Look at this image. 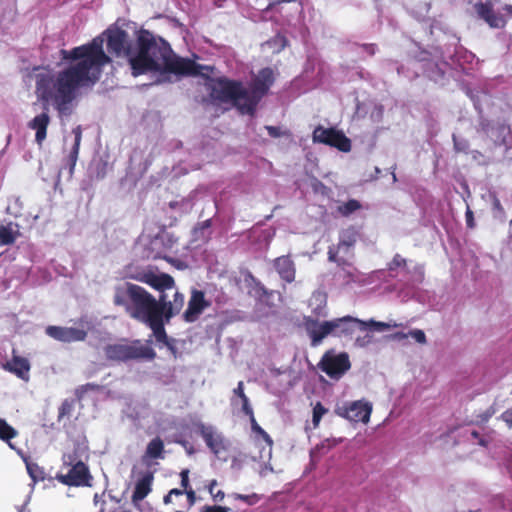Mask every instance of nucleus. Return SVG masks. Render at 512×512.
Instances as JSON below:
<instances>
[{
	"label": "nucleus",
	"mask_w": 512,
	"mask_h": 512,
	"mask_svg": "<svg viewBox=\"0 0 512 512\" xmlns=\"http://www.w3.org/2000/svg\"><path fill=\"white\" fill-rule=\"evenodd\" d=\"M104 37L110 54L127 57L133 76L148 72H159L162 76L168 73L203 75L204 70H211L209 66L173 55L167 42L147 30L138 32L136 46L132 47L124 30L110 27L88 44L69 51L61 50L62 58L71 61L68 67L55 75L38 76L39 97L51 102L60 117L72 114L79 89L93 86L99 80L103 67L110 62L103 50Z\"/></svg>",
	"instance_id": "1"
},
{
	"label": "nucleus",
	"mask_w": 512,
	"mask_h": 512,
	"mask_svg": "<svg viewBox=\"0 0 512 512\" xmlns=\"http://www.w3.org/2000/svg\"><path fill=\"white\" fill-rule=\"evenodd\" d=\"M126 277L160 291L159 301L141 286L122 282L114 288V304L122 306L132 318L147 324L156 341L166 345L163 317L169 320L179 313L184 305V296L175 289L170 275L156 273L151 268H130Z\"/></svg>",
	"instance_id": "2"
},
{
	"label": "nucleus",
	"mask_w": 512,
	"mask_h": 512,
	"mask_svg": "<svg viewBox=\"0 0 512 512\" xmlns=\"http://www.w3.org/2000/svg\"><path fill=\"white\" fill-rule=\"evenodd\" d=\"M274 82V73L264 68L254 77L250 90L241 82L227 78H219L211 82V97L220 102L235 106L242 114H253L257 104L268 92Z\"/></svg>",
	"instance_id": "3"
},
{
	"label": "nucleus",
	"mask_w": 512,
	"mask_h": 512,
	"mask_svg": "<svg viewBox=\"0 0 512 512\" xmlns=\"http://www.w3.org/2000/svg\"><path fill=\"white\" fill-rule=\"evenodd\" d=\"M86 447L78 446L73 453L63 455V463L56 474V479L68 486H91L92 476L87 465L82 460Z\"/></svg>",
	"instance_id": "4"
},
{
	"label": "nucleus",
	"mask_w": 512,
	"mask_h": 512,
	"mask_svg": "<svg viewBox=\"0 0 512 512\" xmlns=\"http://www.w3.org/2000/svg\"><path fill=\"white\" fill-rule=\"evenodd\" d=\"M332 324H335L333 327V336H347L352 335L356 331L364 332L368 329H374L377 332H383L389 330L391 328H396L399 326L397 323H387L380 322L373 319L368 321H363L358 318H354L351 316H344L341 318L331 320Z\"/></svg>",
	"instance_id": "5"
},
{
	"label": "nucleus",
	"mask_w": 512,
	"mask_h": 512,
	"mask_svg": "<svg viewBox=\"0 0 512 512\" xmlns=\"http://www.w3.org/2000/svg\"><path fill=\"white\" fill-rule=\"evenodd\" d=\"M474 11L491 28H503L508 19H512V5L500 6L498 0L475 3Z\"/></svg>",
	"instance_id": "6"
},
{
	"label": "nucleus",
	"mask_w": 512,
	"mask_h": 512,
	"mask_svg": "<svg viewBox=\"0 0 512 512\" xmlns=\"http://www.w3.org/2000/svg\"><path fill=\"white\" fill-rule=\"evenodd\" d=\"M105 354L108 359L116 361H127L131 359H153L156 356L155 351L149 344H142L136 341L132 344H114L105 348Z\"/></svg>",
	"instance_id": "7"
},
{
	"label": "nucleus",
	"mask_w": 512,
	"mask_h": 512,
	"mask_svg": "<svg viewBox=\"0 0 512 512\" xmlns=\"http://www.w3.org/2000/svg\"><path fill=\"white\" fill-rule=\"evenodd\" d=\"M194 427L203 438L206 446L216 457H220L222 453L228 451L229 441L215 426L202 421H196L194 422Z\"/></svg>",
	"instance_id": "8"
},
{
	"label": "nucleus",
	"mask_w": 512,
	"mask_h": 512,
	"mask_svg": "<svg viewBox=\"0 0 512 512\" xmlns=\"http://www.w3.org/2000/svg\"><path fill=\"white\" fill-rule=\"evenodd\" d=\"M359 232L355 227L344 229L340 233L337 247H330L328 258L332 262L345 263L352 256V249L358 240Z\"/></svg>",
	"instance_id": "9"
},
{
	"label": "nucleus",
	"mask_w": 512,
	"mask_h": 512,
	"mask_svg": "<svg viewBox=\"0 0 512 512\" xmlns=\"http://www.w3.org/2000/svg\"><path fill=\"white\" fill-rule=\"evenodd\" d=\"M313 142L335 147L342 152H349L351 150L350 139L343 132L335 128L316 127L313 131Z\"/></svg>",
	"instance_id": "10"
},
{
	"label": "nucleus",
	"mask_w": 512,
	"mask_h": 512,
	"mask_svg": "<svg viewBox=\"0 0 512 512\" xmlns=\"http://www.w3.org/2000/svg\"><path fill=\"white\" fill-rule=\"evenodd\" d=\"M336 412L351 422L367 424L372 413V404L365 400H357L338 407Z\"/></svg>",
	"instance_id": "11"
},
{
	"label": "nucleus",
	"mask_w": 512,
	"mask_h": 512,
	"mask_svg": "<svg viewBox=\"0 0 512 512\" xmlns=\"http://www.w3.org/2000/svg\"><path fill=\"white\" fill-rule=\"evenodd\" d=\"M321 369L329 377L339 379L350 368L349 357L346 353H326L321 360Z\"/></svg>",
	"instance_id": "12"
},
{
	"label": "nucleus",
	"mask_w": 512,
	"mask_h": 512,
	"mask_svg": "<svg viewBox=\"0 0 512 512\" xmlns=\"http://www.w3.org/2000/svg\"><path fill=\"white\" fill-rule=\"evenodd\" d=\"M45 74L46 73L37 74L36 81L38 80L39 75H45ZM47 74L51 75L50 73H47ZM36 94H38L37 91H36ZM37 97L39 100H41L45 103V106H47V105L53 106V104L51 102H47V101L41 99L39 97V95H37ZM49 123H50V116H49L47 107H45L44 110L40 114L36 115L33 119H31L28 122V124H27L28 128L35 131V141L38 145H42V143L46 139L47 128H48Z\"/></svg>",
	"instance_id": "13"
},
{
	"label": "nucleus",
	"mask_w": 512,
	"mask_h": 512,
	"mask_svg": "<svg viewBox=\"0 0 512 512\" xmlns=\"http://www.w3.org/2000/svg\"><path fill=\"white\" fill-rule=\"evenodd\" d=\"M46 333L50 337L62 342L81 341L86 337L84 330L74 327L49 326L46 329Z\"/></svg>",
	"instance_id": "14"
},
{
	"label": "nucleus",
	"mask_w": 512,
	"mask_h": 512,
	"mask_svg": "<svg viewBox=\"0 0 512 512\" xmlns=\"http://www.w3.org/2000/svg\"><path fill=\"white\" fill-rule=\"evenodd\" d=\"M333 327H335V324H332L331 320L323 322L307 321V333L311 338L312 346H318L325 337L333 335Z\"/></svg>",
	"instance_id": "15"
},
{
	"label": "nucleus",
	"mask_w": 512,
	"mask_h": 512,
	"mask_svg": "<svg viewBox=\"0 0 512 512\" xmlns=\"http://www.w3.org/2000/svg\"><path fill=\"white\" fill-rule=\"evenodd\" d=\"M209 306L205 300L204 293L194 290L188 303V308L184 313L187 322H194L198 316Z\"/></svg>",
	"instance_id": "16"
},
{
	"label": "nucleus",
	"mask_w": 512,
	"mask_h": 512,
	"mask_svg": "<svg viewBox=\"0 0 512 512\" xmlns=\"http://www.w3.org/2000/svg\"><path fill=\"white\" fill-rule=\"evenodd\" d=\"M274 268L279 276L286 282H293L295 279V265L289 256H281L274 260Z\"/></svg>",
	"instance_id": "17"
},
{
	"label": "nucleus",
	"mask_w": 512,
	"mask_h": 512,
	"mask_svg": "<svg viewBox=\"0 0 512 512\" xmlns=\"http://www.w3.org/2000/svg\"><path fill=\"white\" fill-rule=\"evenodd\" d=\"M4 368L14 373L22 380L28 381L29 379L30 364L25 358L14 356L11 361L4 365Z\"/></svg>",
	"instance_id": "18"
},
{
	"label": "nucleus",
	"mask_w": 512,
	"mask_h": 512,
	"mask_svg": "<svg viewBox=\"0 0 512 512\" xmlns=\"http://www.w3.org/2000/svg\"><path fill=\"white\" fill-rule=\"evenodd\" d=\"M153 482V474L151 472H146L142 475L141 478L138 479L135 485V490L133 492V501H141L143 500L151 491V486Z\"/></svg>",
	"instance_id": "19"
},
{
	"label": "nucleus",
	"mask_w": 512,
	"mask_h": 512,
	"mask_svg": "<svg viewBox=\"0 0 512 512\" xmlns=\"http://www.w3.org/2000/svg\"><path fill=\"white\" fill-rule=\"evenodd\" d=\"M251 421V429L252 431L255 433V434H258L265 442H266V445L267 447L263 449V451L261 452V456L260 458L262 460H270L271 459V455H272V444H273V441L271 439V437L268 435V433L263 430L259 424L257 423L256 419L254 416H252V418L250 419Z\"/></svg>",
	"instance_id": "20"
},
{
	"label": "nucleus",
	"mask_w": 512,
	"mask_h": 512,
	"mask_svg": "<svg viewBox=\"0 0 512 512\" xmlns=\"http://www.w3.org/2000/svg\"><path fill=\"white\" fill-rule=\"evenodd\" d=\"M164 458V443L156 437L152 439L146 448L145 454L143 455V462L149 463L152 459H163Z\"/></svg>",
	"instance_id": "21"
},
{
	"label": "nucleus",
	"mask_w": 512,
	"mask_h": 512,
	"mask_svg": "<svg viewBox=\"0 0 512 512\" xmlns=\"http://www.w3.org/2000/svg\"><path fill=\"white\" fill-rule=\"evenodd\" d=\"M73 140L71 143V147L68 153V159L70 162V172L72 173L74 170V167L76 165L78 154H79V148L80 143L82 140V129L81 126H77L72 130Z\"/></svg>",
	"instance_id": "22"
},
{
	"label": "nucleus",
	"mask_w": 512,
	"mask_h": 512,
	"mask_svg": "<svg viewBox=\"0 0 512 512\" xmlns=\"http://www.w3.org/2000/svg\"><path fill=\"white\" fill-rule=\"evenodd\" d=\"M326 296L321 292L313 293L309 306L316 316H326Z\"/></svg>",
	"instance_id": "23"
},
{
	"label": "nucleus",
	"mask_w": 512,
	"mask_h": 512,
	"mask_svg": "<svg viewBox=\"0 0 512 512\" xmlns=\"http://www.w3.org/2000/svg\"><path fill=\"white\" fill-rule=\"evenodd\" d=\"M18 235V226L12 222L0 226V243L4 245L11 244Z\"/></svg>",
	"instance_id": "24"
},
{
	"label": "nucleus",
	"mask_w": 512,
	"mask_h": 512,
	"mask_svg": "<svg viewBox=\"0 0 512 512\" xmlns=\"http://www.w3.org/2000/svg\"><path fill=\"white\" fill-rule=\"evenodd\" d=\"M16 435L17 431L11 427L4 419L0 418V439L6 441L12 449H14V446L10 440Z\"/></svg>",
	"instance_id": "25"
},
{
	"label": "nucleus",
	"mask_w": 512,
	"mask_h": 512,
	"mask_svg": "<svg viewBox=\"0 0 512 512\" xmlns=\"http://www.w3.org/2000/svg\"><path fill=\"white\" fill-rule=\"evenodd\" d=\"M361 208V204L358 200L351 199L345 203H342L338 206L337 211L342 216H349L355 211L359 210Z\"/></svg>",
	"instance_id": "26"
},
{
	"label": "nucleus",
	"mask_w": 512,
	"mask_h": 512,
	"mask_svg": "<svg viewBox=\"0 0 512 512\" xmlns=\"http://www.w3.org/2000/svg\"><path fill=\"white\" fill-rule=\"evenodd\" d=\"M165 237L166 235L157 236L150 241L151 252L147 254V257L155 259L166 257L161 251L157 250L163 244Z\"/></svg>",
	"instance_id": "27"
},
{
	"label": "nucleus",
	"mask_w": 512,
	"mask_h": 512,
	"mask_svg": "<svg viewBox=\"0 0 512 512\" xmlns=\"http://www.w3.org/2000/svg\"><path fill=\"white\" fill-rule=\"evenodd\" d=\"M328 412V410L321 404L316 403V405L313 408V416H312V423L313 427L317 428L322 417Z\"/></svg>",
	"instance_id": "28"
},
{
	"label": "nucleus",
	"mask_w": 512,
	"mask_h": 512,
	"mask_svg": "<svg viewBox=\"0 0 512 512\" xmlns=\"http://www.w3.org/2000/svg\"><path fill=\"white\" fill-rule=\"evenodd\" d=\"M369 330L370 329H368L367 331H364L363 335H358L355 338L354 345L356 347L364 348V347H367L369 344H371V342H372V335L369 333ZM372 330L375 331L374 329H372Z\"/></svg>",
	"instance_id": "29"
},
{
	"label": "nucleus",
	"mask_w": 512,
	"mask_h": 512,
	"mask_svg": "<svg viewBox=\"0 0 512 512\" xmlns=\"http://www.w3.org/2000/svg\"><path fill=\"white\" fill-rule=\"evenodd\" d=\"M230 496L232 498H234L235 500H241V501L247 503L248 505H254L258 501V496L256 494L243 495V494H239V493H233Z\"/></svg>",
	"instance_id": "30"
},
{
	"label": "nucleus",
	"mask_w": 512,
	"mask_h": 512,
	"mask_svg": "<svg viewBox=\"0 0 512 512\" xmlns=\"http://www.w3.org/2000/svg\"><path fill=\"white\" fill-rule=\"evenodd\" d=\"M409 337L413 338L419 344L426 343V335L421 329H412L409 331Z\"/></svg>",
	"instance_id": "31"
},
{
	"label": "nucleus",
	"mask_w": 512,
	"mask_h": 512,
	"mask_svg": "<svg viewBox=\"0 0 512 512\" xmlns=\"http://www.w3.org/2000/svg\"><path fill=\"white\" fill-rule=\"evenodd\" d=\"M27 471L34 482L43 478L41 469L35 464H27Z\"/></svg>",
	"instance_id": "32"
},
{
	"label": "nucleus",
	"mask_w": 512,
	"mask_h": 512,
	"mask_svg": "<svg viewBox=\"0 0 512 512\" xmlns=\"http://www.w3.org/2000/svg\"><path fill=\"white\" fill-rule=\"evenodd\" d=\"M311 187L313 188V190L316 193H320L322 195H325L327 193L326 186L323 183H321L319 180H317L316 178H313L311 180Z\"/></svg>",
	"instance_id": "33"
},
{
	"label": "nucleus",
	"mask_w": 512,
	"mask_h": 512,
	"mask_svg": "<svg viewBox=\"0 0 512 512\" xmlns=\"http://www.w3.org/2000/svg\"><path fill=\"white\" fill-rule=\"evenodd\" d=\"M406 265V260L401 257L400 255H395L392 262L390 263V266L389 268L391 270L395 269V268H398V267H401V266H405Z\"/></svg>",
	"instance_id": "34"
},
{
	"label": "nucleus",
	"mask_w": 512,
	"mask_h": 512,
	"mask_svg": "<svg viewBox=\"0 0 512 512\" xmlns=\"http://www.w3.org/2000/svg\"><path fill=\"white\" fill-rule=\"evenodd\" d=\"M201 512H230V508L224 506H204Z\"/></svg>",
	"instance_id": "35"
},
{
	"label": "nucleus",
	"mask_w": 512,
	"mask_h": 512,
	"mask_svg": "<svg viewBox=\"0 0 512 512\" xmlns=\"http://www.w3.org/2000/svg\"><path fill=\"white\" fill-rule=\"evenodd\" d=\"M242 400V410L243 412L248 415L250 417V419L252 418V416H254L253 414V409L252 407L250 406L249 404V399L248 397H244Z\"/></svg>",
	"instance_id": "36"
},
{
	"label": "nucleus",
	"mask_w": 512,
	"mask_h": 512,
	"mask_svg": "<svg viewBox=\"0 0 512 512\" xmlns=\"http://www.w3.org/2000/svg\"><path fill=\"white\" fill-rule=\"evenodd\" d=\"M343 438H331V439H326L325 441H323L322 443V447H327V448H332L340 443L343 442Z\"/></svg>",
	"instance_id": "37"
},
{
	"label": "nucleus",
	"mask_w": 512,
	"mask_h": 512,
	"mask_svg": "<svg viewBox=\"0 0 512 512\" xmlns=\"http://www.w3.org/2000/svg\"><path fill=\"white\" fill-rule=\"evenodd\" d=\"M188 475H189V470L188 469H184L180 473V476H181V486L184 489H187V487L189 485V476Z\"/></svg>",
	"instance_id": "38"
},
{
	"label": "nucleus",
	"mask_w": 512,
	"mask_h": 512,
	"mask_svg": "<svg viewBox=\"0 0 512 512\" xmlns=\"http://www.w3.org/2000/svg\"><path fill=\"white\" fill-rule=\"evenodd\" d=\"M501 419L507 424L509 428L512 427V410H507L501 414Z\"/></svg>",
	"instance_id": "39"
},
{
	"label": "nucleus",
	"mask_w": 512,
	"mask_h": 512,
	"mask_svg": "<svg viewBox=\"0 0 512 512\" xmlns=\"http://www.w3.org/2000/svg\"><path fill=\"white\" fill-rule=\"evenodd\" d=\"M265 129L268 131V134L271 136V137H279L281 135V131H280V128L278 127H275V126H266Z\"/></svg>",
	"instance_id": "40"
},
{
	"label": "nucleus",
	"mask_w": 512,
	"mask_h": 512,
	"mask_svg": "<svg viewBox=\"0 0 512 512\" xmlns=\"http://www.w3.org/2000/svg\"><path fill=\"white\" fill-rule=\"evenodd\" d=\"M234 394L239 396L241 399H243L244 397H247L244 393V389H243V382H239L237 387L234 389Z\"/></svg>",
	"instance_id": "41"
},
{
	"label": "nucleus",
	"mask_w": 512,
	"mask_h": 512,
	"mask_svg": "<svg viewBox=\"0 0 512 512\" xmlns=\"http://www.w3.org/2000/svg\"><path fill=\"white\" fill-rule=\"evenodd\" d=\"M466 222L469 227L472 228L474 226L473 213L469 208L466 211Z\"/></svg>",
	"instance_id": "42"
},
{
	"label": "nucleus",
	"mask_w": 512,
	"mask_h": 512,
	"mask_svg": "<svg viewBox=\"0 0 512 512\" xmlns=\"http://www.w3.org/2000/svg\"><path fill=\"white\" fill-rule=\"evenodd\" d=\"M275 43L278 44L277 51L282 50L286 45V41H285L284 37H282V36H277L275 39Z\"/></svg>",
	"instance_id": "43"
},
{
	"label": "nucleus",
	"mask_w": 512,
	"mask_h": 512,
	"mask_svg": "<svg viewBox=\"0 0 512 512\" xmlns=\"http://www.w3.org/2000/svg\"><path fill=\"white\" fill-rule=\"evenodd\" d=\"M211 496L215 501H222L225 497V493L222 490H218L217 492L213 493Z\"/></svg>",
	"instance_id": "44"
},
{
	"label": "nucleus",
	"mask_w": 512,
	"mask_h": 512,
	"mask_svg": "<svg viewBox=\"0 0 512 512\" xmlns=\"http://www.w3.org/2000/svg\"><path fill=\"white\" fill-rule=\"evenodd\" d=\"M181 445L185 448L186 452L191 455L194 452V448L187 441H181Z\"/></svg>",
	"instance_id": "45"
},
{
	"label": "nucleus",
	"mask_w": 512,
	"mask_h": 512,
	"mask_svg": "<svg viewBox=\"0 0 512 512\" xmlns=\"http://www.w3.org/2000/svg\"><path fill=\"white\" fill-rule=\"evenodd\" d=\"M29 501H30V495L27 497L26 502L23 505L17 507V511L18 512H30L29 509L27 508Z\"/></svg>",
	"instance_id": "46"
},
{
	"label": "nucleus",
	"mask_w": 512,
	"mask_h": 512,
	"mask_svg": "<svg viewBox=\"0 0 512 512\" xmlns=\"http://www.w3.org/2000/svg\"><path fill=\"white\" fill-rule=\"evenodd\" d=\"M407 337H409V332L408 333L397 332L393 335V338L396 340H403Z\"/></svg>",
	"instance_id": "47"
},
{
	"label": "nucleus",
	"mask_w": 512,
	"mask_h": 512,
	"mask_svg": "<svg viewBox=\"0 0 512 512\" xmlns=\"http://www.w3.org/2000/svg\"><path fill=\"white\" fill-rule=\"evenodd\" d=\"M217 486V480L213 479L210 481L208 485V491L212 495L214 493V488Z\"/></svg>",
	"instance_id": "48"
},
{
	"label": "nucleus",
	"mask_w": 512,
	"mask_h": 512,
	"mask_svg": "<svg viewBox=\"0 0 512 512\" xmlns=\"http://www.w3.org/2000/svg\"><path fill=\"white\" fill-rule=\"evenodd\" d=\"M272 467L269 464H265L264 468L260 471L262 476H266L268 472H272Z\"/></svg>",
	"instance_id": "49"
},
{
	"label": "nucleus",
	"mask_w": 512,
	"mask_h": 512,
	"mask_svg": "<svg viewBox=\"0 0 512 512\" xmlns=\"http://www.w3.org/2000/svg\"><path fill=\"white\" fill-rule=\"evenodd\" d=\"M187 497L190 501V503H194L195 500V492L193 490H187L186 491Z\"/></svg>",
	"instance_id": "50"
},
{
	"label": "nucleus",
	"mask_w": 512,
	"mask_h": 512,
	"mask_svg": "<svg viewBox=\"0 0 512 512\" xmlns=\"http://www.w3.org/2000/svg\"><path fill=\"white\" fill-rule=\"evenodd\" d=\"M70 407L68 402H64L60 409V416L64 415V413L67 411V409Z\"/></svg>",
	"instance_id": "51"
},
{
	"label": "nucleus",
	"mask_w": 512,
	"mask_h": 512,
	"mask_svg": "<svg viewBox=\"0 0 512 512\" xmlns=\"http://www.w3.org/2000/svg\"><path fill=\"white\" fill-rule=\"evenodd\" d=\"M169 493H170V495H172V496H173V495L179 496V495H182V494H183V491H182V490H180V489H172V490H170V492H169Z\"/></svg>",
	"instance_id": "52"
},
{
	"label": "nucleus",
	"mask_w": 512,
	"mask_h": 512,
	"mask_svg": "<svg viewBox=\"0 0 512 512\" xmlns=\"http://www.w3.org/2000/svg\"><path fill=\"white\" fill-rule=\"evenodd\" d=\"M171 498H172V495H170V493H168L165 497H164V503L165 504H168L171 502Z\"/></svg>",
	"instance_id": "53"
},
{
	"label": "nucleus",
	"mask_w": 512,
	"mask_h": 512,
	"mask_svg": "<svg viewBox=\"0 0 512 512\" xmlns=\"http://www.w3.org/2000/svg\"><path fill=\"white\" fill-rule=\"evenodd\" d=\"M100 501V496L98 494L94 495V504L97 506Z\"/></svg>",
	"instance_id": "54"
},
{
	"label": "nucleus",
	"mask_w": 512,
	"mask_h": 512,
	"mask_svg": "<svg viewBox=\"0 0 512 512\" xmlns=\"http://www.w3.org/2000/svg\"><path fill=\"white\" fill-rule=\"evenodd\" d=\"M454 144H455V148H456L457 150H462V149H463V147H461V146H460V144L456 141V139H455V138H454Z\"/></svg>",
	"instance_id": "55"
},
{
	"label": "nucleus",
	"mask_w": 512,
	"mask_h": 512,
	"mask_svg": "<svg viewBox=\"0 0 512 512\" xmlns=\"http://www.w3.org/2000/svg\"><path fill=\"white\" fill-rule=\"evenodd\" d=\"M95 386L92 385V384H87L86 386L82 387V390H88V389H93Z\"/></svg>",
	"instance_id": "56"
},
{
	"label": "nucleus",
	"mask_w": 512,
	"mask_h": 512,
	"mask_svg": "<svg viewBox=\"0 0 512 512\" xmlns=\"http://www.w3.org/2000/svg\"><path fill=\"white\" fill-rule=\"evenodd\" d=\"M494 206H495V208H497V209H501V208H502V207H501V204H500V202H499V200H495V202H494Z\"/></svg>",
	"instance_id": "57"
},
{
	"label": "nucleus",
	"mask_w": 512,
	"mask_h": 512,
	"mask_svg": "<svg viewBox=\"0 0 512 512\" xmlns=\"http://www.w3.org/2000/svg\"><path fill=\"white\" fill-rule=\"evenodd\" d=\"M471 435H472L473 438H478V436H479L477 431H472Z\"/></svg>",
	"instance_id": "58"
},
{
	"label": "nucleus",
	"mask_w": 512,
	"mask_h": 512,
	"mask_svg": "<svg viewBox=\"0 0 512 512\" xmlns=\"http://www.w3.org/2000/svg\"><path fill=\"white\" fill-rule=\"evenodd\" d=\"M479 444L482 445V446H486L487 445V443H486V441L484 439H480L479 440Z\"/></svg>",
	"instance_id": "59"
},
{
	"label": "nucleus",
	"mask_w": 512,
	"mask_h": 512,
	"mask_svg": "<svg viewBox=\"0 0 512 512\" xmlns=\"http://www.w3.org/2000/svg\"><path fill=\"white\" fill-rule=\"evenodd\" d=\"M392 176H393V181H396V174L394 172L392 173Z\"/></svg>",
	"instance_id": "60"
},
{
	"label": "nucleus",
	"mask_w": 512,
	"mask_h": 512,
	"mask_svg": "<svg viewBox=\"0 0 512 512\" xmlns=\"http://www.w3.org/2000/svg\"><path fill=\"white\" fill-rule=\"evenodd\" d=\"M68 144V137H65V145L67 146Z\"/></svg>",
	"instance_id": "61"
},
{
	"label": "nucleus",
	"mask_w": 512,
	"mask_h": 512,
	"mask_svg": "<svg viewBox=\"0 0 512 512\" xmlns=\"http://www.w3.org/2000/svg\"><path fill=\"white\" fill-rule=\"evenodd\" d=\"M176 512H182V511H176Z\"/></svg>",
	"instance_id": "62"
},
{
	"label": "nucleus",
	"mask_w": 512,
	"mask_h": 512,
	"mask_svg": "<svg viewBox=\"0 0 512 512\" xmlns=\"http://www.w3.org/2000/svg\"><path fill=\"white\" fill-rule=\"evenodd\" d=\"M511 224H512V219H511Z\"/></svg>",
	"instance_id": "63"
}]
</instances>
